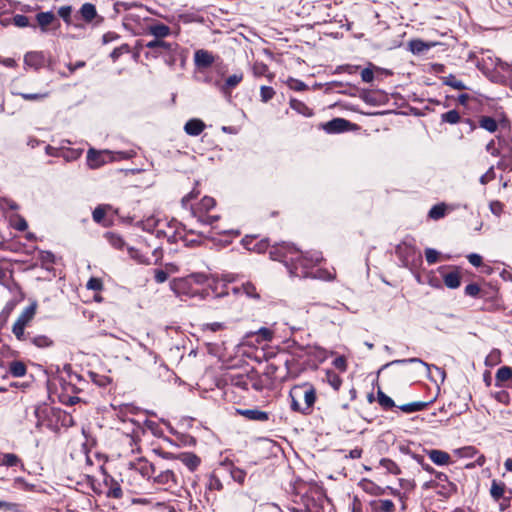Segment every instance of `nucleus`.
<instances>
[{
    "mask_svg": "<svg viewBox=\"0 0 512 512\" xmlns=\"http://www.w3.org/2000/svg\"><path fill=\"white\" fill-rule=\"evenodd\" d=\"M295 253L296 248L288 243L275 245L269 252L271 259L283 262L287 268L290 264V257L294 256Z\"/></svg>",
    "mask_w": 512,
    "mask_h": 512,
    "instance_id": "6",
    "label": "nucleus"
},
{
    "mask_svg": "<svg viewBox=\"0 0 512 512\" xmlns=\"http://www.w3.org/2000/svg\"><path fill=\"white\" fill-rule=\"evenodd\" d=\"M288 350L294 359L301 360L305 357L316 356L320 349L314 345H302L296 340H292L288 345Z\"/></svg>",
    "mask_w": 512,
    "mask_h": 512,
    "instance_id": "7",
    "label": "nucleus"
},
{
    "mask_svg": "<svg viewBox=\"0 0 512 512\" xmlns=\"http://www.w3.org/2000/svg\"><path fill=\"white\" fill-rule=\"evenodd\" d=\"M377 401L379 403V405L385 409V410H388V409H391L393 407H395V403L393 401L392 398H390L389 396H387L382 390H378L377 392Z\"/></svg>",
    "mask_w": 512,
    "mask_h": 512,
    "instance_id": "38",
    "label": "nucleus"
},
{
    "mask_svg": "<svg viewBox=\"0 0 512 512\" xmlns=\"http://www.w3.org/2000/svg\"><path fill=\"white\" fill-rule=\"evenodd\" d=\"M361 79L363 82L370 83L374 79V72L371 68L367 67L361 71Z\"/></svg>",
    "mask_w": 512,
    "mask_h": 512,
    "instance_id": "64",
    "label": "nucleus"
},
{
    "mask_svg": "<svg viewBox=\"0 0 512 512\" xmlns=\"http://www.w3.org/2000/svg\"><path fill=\"white\" fill-rule=\"evenodd\" d=\"M38 258L43 265L55 263V255L50 251H40Z\"/></svg>",
    "mask_w": 512,
    "mask_h": 512,
    "instance_id": "55",
    "label": "nucleus"
},
{
    "mask_svg": "<svg viewBox=\"0 0 512 512\" xmlns=\"http://www.w3.org/2000/svg\"><path fill=\"white\" fill-rule=\"evenodd\" d=\"M380 465L391 474L398 475L401 473L399 466L391 459L382 458L380 460Z\"/></svg>",
    "mask_w": 512,
    "mask_h": 512,
    "instance_id": "41",
    "label": "nucleus"
},
{
    "mask_svg": "<svg viewBox=\"0 0 512 512\" xmlns=\"http://www.w3.org/2000/svg\"><path fill=\"white\" fill-rule=\"evenodd\" d=\"M18 463H20L19 457L12 453L4 454L1 458V464L8 467L16 466Z\"/></svg>",
    "mask_w": 512,
    "mask_h": 512,
    "instance_id": "47",
    "label": "nucleus"
},
{
    "mask_svg": "<svg viewBox=\"0 0 512 512\" xmlns=\"http://www.w3.org/2000/svg\"><path fill=\"white\" fill-rule=\"evenodd\" d=\"M192 215L197 218V220L204 225H212L214 222L219 220L218 215H206L199 214L196 210L192 209Z\"/></svg>",
    "mask_w": 512,
    "mask_h": 512,
    "instance_id": "42",
    "label": "nucleus"
},
{
    "mask_svg": "<svg viewBox=\"0 0 512 512\" xmlns=\"http://www.w3.org/2000/svg\"><path fill=\"white\" fill-rule=\"evenodd\" d=\"M333 366L338 369L339 371H346L347 369V361H346V358L344 356H338L336 357L333 362H332Z\"/></svg>",
    "mask_w": 512,
    "mask_h": 512,
    "instance_id": "63",
    "label": "nucleus"
},
{
    "mask_svg": "<svg viewBox=\"0 0 512 512\" xmlns=\"http://www.w3.org/2000/svg\"><path fill=\"white\" fill-rule=\"evenodd\" d=\"M147 32L148 34L153 35L155 39L162 40L163 38L170 35L171 30L169 26L163 23H155L148 26Z\"/></svg>",
    "mask_w": 512,
    "mask_h": 512,
    "instance_id": "16",
    "label": "nucleus"
},
{
    "mask_svg": "<svg viewBox=\"0 0 512 512\" xmlns=\"http://www.w3.org/2000/svg\"><path fill=\"white\" fill-rule=\"evenodd\" d=\"M242 80H243V73L242 72L230 75L225 80V83L221 86V91L224 94L230 93L231 90L234 89Z\"/></svg>",
    "mask_w": 512,
    "mask_h": 512,
    "instance_id": "26",
    "label": "nucleus"
},
{
    "mask_svg": "<svg viewBox=\"0 0 512 512\" xmlns=\"http://www.w3.org/2000/svg\"><path fill=\"white\" fill-rule=\"evenodd\" d=\"M9 372L13 377H23L27 368L22 361H12L9 365Z\"/></svg>",
    "mask_w": 512,
    "mask_h": 512,
    "instance_id": "32",
    "label": "nucleus"
},
{
    "mask_svg": "<svg viewBox=\"0 0 512 512\" xmlns=\"http://www.w3.org/2000/svg\"><path fill=\"white\" fill-rule=\"evenodd\" d=\"M13 95L20 96L26 101H40L49 96V92L43 93H21V92H12Z\"/></svg>",
    "mask_w": 512,
    "mask_h": 512,
    "instance_id": "40",
    "label": "nucleus"
},
{
    "mask_svg": "<svg viewBox=\"0 0 512 512\" xmlns=\"http://www.w3.org/2000/svg\"><path fill=\"white\" fill-rule=\"evenodd\" d=\"M214 56L207 50L200 49L194 54V62L198 68H208L214 63Z\"/></svg>",
    "mask_w": 512,
    "mask_h": 512,
    "instance_id": "13",
    "label": "nucleus"
},
{
    "mask_svg": "<svg viewBox=\"0 0 512 512\" xmlns=\"http://www.w3.org/2000/svg\"><path fill=\"white\" fill-rule=\"evenodd\" d=\"M13 227L18 231H25L28 228V224L22 216L16 215Z\"/></svg>",
    "mask_w": 512,
    "mask_h": 512,
    "instance_id": "61",
    "label": "nucleus"
},
{
    "mask_svg": "<svg viewBox=\"0 0 512 512\" xmlns=\"http://www.w3.org/2000/svg\"><path fill=\"white\" fill-rule=\"evenodd\" d=\"M233 292L235 294L243 292L249 298H252L255 300L260 299V295L257 292L255 285L251 282L243 283L240 287H234Z\"/></svg>",
    "mask_w": 512,
    "mask_h": 512,
    "instance_id": "24",
    "label": "nucleus"
},
{
    "mask_svg": "<svg viewBox=\"0 0 512 512\" xmlns=\"http://www.w3.org/2000/svg\"><path fill=\"white\" fill-rule=\"evenodd\" d=\"M395 253L404 267L416 265L421 260V253L407 242H402L397 245Z\"/></svg>",
    "mask_w": 512,
    "mask_h": 512,
    "instance_id": "4",
    "label": "nucleus"
},
{
    "mask_svg": "<svg viewBox=\"0 0 512 512\" xmlns=\"http://www.w3.org/2000/svg\"><path fill=\"white\" fill-rule=\"evenodd\" d=\"M191 285L198 284L203 285L208 281V276L204 273H193L187 276Z\"/></svg>",
    "mask_w": 512,
    "mask_h": 512,
    "instance_id": "48",
    "label": "nucleus"
},
{
    "mask_svg": "<svg viewBox=\"0 0 512 512\" xmlns=\"http://www.w3.org/2000/svg\"><path fill=\"white\" fill-rule=\"evenodd\" d=\"M428 456L436 465H448L450 463V455L442 450L432 449L428 452Z\"/></svg>",
    "mask_w": 512,
    "mask_h": 512,
    "instance_id": "20",
    "label": "nucleus"
},
{
    "mask_svg": "<svg viewBox=\"0 0 512 512\" xmlns=\"http://www.w3.org/2000/svg\"><path fill=\"white\" fill-rule=\"evenodd\" d=\"M291 409L303 415H310L316 401V389L309 383L295 385L290 390Z\"/></svg>",
    "mask_w": 512,
    "mask_h": 512,
    "instance_id": "1",
    "label": "nucleus"
},
{
    "mask_svg": "<svg viewBox=\"0 0 512 512\" xmlns=\"http://www.w3.org/2000/svg\"><path fill=\"white\" fill-rule=\"evenodd\" d=\"M205 127L206 125L202 120L193 118L186 122L184 131L190 136H198L204 131Z\"/></svg>",
    "mask_w": 512,
    "mask_h": 512,
    "instance_id": "15",
    "label": "nucleus"
},
{
    "mask_svg": "<svg viewBox=\"0 0 512 512\" xmlns=\"http://www.w3.org/2000/svg\"><path fill=\"white\" fill-rule=\"evenodd\" d=\"M377 509L380 512H393L395 510V505L389 499L379 500Z\"/></svg>",
    "mask_w": 512,
    "mask_h": 512,
    "instance_id": "54",
    "label": "nucleus"
},
{
    "mask_svg": "<svg viewBox=\"0 0 512 512\" xmlns=\"http://www.w3.org/2000/svg\"><path fill=\"white\" fill-rule=\"evenodd\" d=\"M427 406L426 402L416 401L399 406V409L404 413H413L422 411Z\"/></svg>",
    "mask_w": 512,
    "mask_h": 512,
    "instance_id": "35",
    "label": "nucleus"
},
{
    "mask_svg": "<svg viewBox=\"0 0 512 512\" xmlns=\"http://www.w3.org/2000/svg\"><path fill=\"white\" fill-rule=\"evenodd\" d=\"M154 483L164 487V489L169 490L175 488L177 486V478L172 470H164L160 471L158 474L153 476Z\"/></svg>",
    "mask_w": 512,
    "mask_h": 512,
    "instance_id": "9",
    "label": "nucleus"
},
{
    "mask_svg": "<svg viewBox=\"0 0 512 512\" xmlns=\"http://www.w3.org/2000/svg\"><path fill=\"white\" fill-rule=\"evenodd\" d=\"M290 107L304 116L312 115V111L300 100L292 98L290 100Z\"/></svg>",
    "mask_w": 512,
    "mask_h": 512,
    "instance_id": "39",
    "label": "nucleus"
},
{
    "mask_svg": "<svg viewBox=\"0 0 512 512\" xmlns=\"http://www.w3.org/2000/svg\"><path fill=\"white\" fill-rule=\"evenodd\" d=\"M323 382L329 384L336 391L339 390L340 386L342 385L341 377L332 370H327L325 372Z\"/></svg>",
    "mask_w": 512,
    "mask_h": 512,
    "instance_id": "28",
    "label": "nucleus"
},
{
    "mask_svg": "<svg viewBox=\"0 0 512 512\" xmlns=\"http://www.w3.org/2000/svg\"><path fill=\"white\" fill-rule=\"evenodd\" d=\"M261 99L263 102H268L271 100L275 94V91L272 87L262 86L260 89Z\"/></svg>",
    "mask_w": 512,
    "mask_h": 512,
    "instance_id": "57",
    "label": "nucleus"
},
{
    "mask_svg": "<svg viewBox=\"0 0 512 512\" xmlns=\"http://www.w3.org/2000/svg\"><path fill=\"white\" fill-rule=\"evenodd\" d=\"M129 52H130L129 45L128 44H122L121 46L116 47V48L113 49V51L110 54V57L113 60V62H115L116 60H118V58L121 55H123L124 53H129Z\"/></svg>",
    "mask_w": 512,
    "mask_h": 512,
    "instance_id": "49",
    "label": "nucleus"
},
{
    "mask_svg": "<svg viewBox=\"0 0 512 512\" xmlns=\"http://www.w3.org/2000/svg\"><path fill=\"white\" fill-rule=\"evenodd\" d=\"M309 278L331 281L335 278V275L331 274L327 270L315 268L314 271H312V274L310 275Z\"/></svg>",
    "mask_w": 512,
    "mask_h": 512,
    "instance_id": "44",
    "label": "nucleus"
},
{
    "mask_svg": "<svg viewBox=\"0 0 512 512\" xmlns=\"http://www.w3.org/2000/svg\"><path fill=\"white\" fill-rule=\"evenodd\" d=\"M405 363H420L422 364L423 366H425L427 369L430 368V365L427 364L426 362L422 361L420 358H409V359H399V360H393L387 364H385L382 369L390 366V365H395V364H405Z\"/></svg>",
    "mask_w": 512,
    "mask_h": 512,
    "instance_id": "45",
    "label": "nucleus"
},
{
    "mask_svg": "<svg viewBox=\"0 0 512 512\" xmlns=\"http://www.w3.org/2000/svg\"><path fill=\"white\" fill-rule=\"evenodd\" d=\"M442 82L444 85L450 86L456 90H467L468 87L464 84L463 81L459 80L455 75L449 74L442 78Z\"/></svg>",
    "mask_w": 512,
    "mask_h": 512,
    "instance_id": "31",
    "label": "nucleus"
},
{
    "mask_svg": "<svg viewBox=\"0 0 512 512\" xmlns=\"http://www.w3.org/2000/svg\"><path fill=\"white\" fill-rule=\"evenodd\" d=\"M105 215H106V206L99 205L94 209V211L92 213V218L96 223H102Z\"/></svg>",
    "mask_w": 512,
    "mask_h": 512,
    "instance_id": "53",
    "label": "nucleus"
},
{
    "mask_svg": "<svg viewBox=\"0 0 512 512\" xmlns=\"http://www.w3.org/2000/svg\"><path fill=\"white\" fill-rule=\"evenodd\" d=\"M13 24L17 27L24 28L30 26L29 18L22 14H16L12 17Z\"/></svg>",
    "mask_w": 512,
    "mask_h": 512,
    "instance_id": "50",
    "label": "nucleus"
},
{
    "mask_svg": "<svg viewBox=\"0 0 512 512\" xmlns=\"http://www.w3.org/2000/svg\"><path fill=\"white\" fill-rule=\"evenodd\" d=\"M409 50L416 55L423 54L424 52L435 46V43L425 42L421 39H413L408 43Z\"/></svg>",
    "mask_w": 512,
    "mask_h": 512,
    "instance_id": "19",
    "label": "nucleus"
},
{
    "mask_svg": "<svg viewBox=\"0 0 512 512\" xmlns=\"http://www.w3.org/2000/svg\"><path fill=\"white\" fill-rule=\"evenodd\" d=\"M104 484L108 488L106 496L109 498L120 499L123 496V491L120 484L110 475L105 474Z\"/></svg>",
    "mask_w": 512,
    "mask_h": 512,
    "instance_id": "11",
    "label": "nucleus"
},
{
    "mask_svg": "<svg viewBox=\"0 0 512 512\" xmlns=\"http://www.w3.org/2000/svg\"><path fill=\"white\" fill-rule=\"evenodd\" d=\"M460 114L457 110L453 109L441 115V121L449 124H457L460 122Z\"/></svg>",
    "mask_w": 512,
    "mask_h": 512,
    "instance_id": "43",
    "label": "nucleus"
},
{
    "mask_svg": "<svg viewBox=\"0 0 512 512\" xmlns=\"http://www.w3.org/2000/svg\"><path fill=\"white\" fill-rule=\"evenodd\" d=\"M288 86L295 91H303L307 89V85L303 81L294 78H290L288 80Z\"/></svg>",
    "mask_w": 512,
    "mask_h": 512,
    "instance_id": "59",
    "label": "nucleus"
},
{
    "mask_svg": "<svg viewBox=\"0 0 512 512\" xmlns=\"http://www.w3.org/2000/svg\"><path fill=\"white\" fill-rule=\"evenodd\" d=\"M172 289L177 294L193 295L191 282L187 277L174 280Z\"/></svg>",
    "mask_w": 512,
    "mask_h": 512,
    "instance_id": "17",
    "label": "nucleus"
},
{
    "mask_svg": "<svg viewBox=\"0 0 512 512\" xmlns=\"http://www.w3.org/2000/svg\"><path fill=\"white\" fill-rule=\"evenodd\" d=\"M230 382L233 386L243 390L250 389V374H236L232 375Z\"/></svg>",
    "mask_w": 512,
    "mask_h": 512,
    "instance_id": "27",
    "label": "nucleus"
},
{
    "mask_svg": "<svg viewBox=\"0 0 512 512\" xmlns=\"http://www.w3.org/2000/svg\"><path fill=\"white\" fill-rule=\"evenodd\" d=\"M238 415L243 416L247 420L266 422L269 420V414L259 409H236Z\"/></svg>",
    "mask_w": 512,
    "mask_h": 512,
    "instance_id": "10",
    "label": "nucleus"
},
{
    "mask_svg": "<svg viewBox=\"0 0 512 512\" xmlns=\"http://www.w3.org/2000/svg\"><path fill=\"white\" fill-rule=\"evenodd\" d=\"M105 238L107 239L109 244L111 246H113L114 248H116V249L121 250L125 246V241L123 240V238L120 235L116 234V233L107 232L105 234Z\"/></svg>",
    "mask_w": 512,
    "mask_h": 512,
    "instance_id": "36",
    "label": "nucleus"
},
{
    "mask_svg": "<svg viewBox=\"0 0 512 512\" xmlns=\"http://www.w3.org/2000/svg\"><path fill=\"white\" fill-rule=\"evenodd\" d=\"M322 257L318 253L311 255L300 253L296 249L294 256L290 257L288 271L291 276L299 278H309L315 265L321 261Z\"/></svg>",
    "mask_w": 512,
    "mask_h": 512,
    "instance_id": "2",
    "label": "nucleus"
},
{
    "mask_svg": "<svg viewBox=\"0 0 512 512\" xmlns=\"http://www.w3.org/2000/svg\"><path fill=\"white\" fill-rule=\"evenodd\" d=\"M512 378V368L509 366H502L496 372V385L500 386L501 382L508 381Z\"/></svg>",
    "mask_w": 512,
    "mask_h": 512,
    "instance_id": "34",
    "label": "nucleus"
},
{
    "mask_svg": "<svg viewBox=\"0 0 512 512\" xmlns=\"http://www.w3.org/2000/svg\"><path fill=\"white\" fill-rule=\"evenodd\" d=\"M87 288L93 291H100L103 288V283L99 278H90L87 282Z\"/></svg>",
    "mask_w": 512,
    "mask_h": 512,
    "instance_id": "60",
    "label": "nucleus"
},
{
    "mask_svg": "<svg viewBox=\"0 0 512 512\" xmlns=\"http://www.w3.org/2000/svg\"><path fill=\"white\" fill-rule=\"evenodd\" d=\"M439 252L433 248L425 249V258L428 264H435L438 261Z\"/></svg>",
    "mask_w": 512,
    "mask_h": 512,
    "instance_id": "56",
    "label": "nucleus"
},
{
    "mask_svg": "<svg viewBox=\"0 0 512 512\" xmlns=\"http://www.w3.org/2000/svg\"><path fill=\"white\" fill-rule=\"evenodd\" d=\"M479 126L490 133H493L498 129L496 120L490 116H481L479 119Z\"/></svg>",
    "mask_w": 512,
    "mask_h": 512,
    "instance_id": "33",
    "label": "nucleus"
},
{
    "mask_svg": "<svg viewBox=\"0 0 512 512\" xmlns=\"http://www.w3.org/2000/svg\"><path fill=\"white\" fill-rule=\"evenodd\" d=\"M176 44L166 42L160 39H154L145 44V47L151 50L154 58L163 55L164 53H171L175 50Z\"/></svg>",
    "mask_w": 512,
    "mask_h": 512,
    "instance_id": "8",
    "label": "nucleus"
},
{
    "mask_svg": "<svg viewBox=\"0 0 512 512\" xmlns=\"http://www.w3.org/2000/svg\"><path fill=\"white\" fill-rule=\"evenodd\" d=\"M250 388L255 391H261L263 388L261 379L254 372L250 373Z\"/></svg>",
    "mask_w": 512,
    "mask_h": 512,
    "instance_id": "58",
    "label": "nucleus"
},
{
    "mask_svg": "<svg viewBox=\"0 0 512 512\" xmlns=\"http://www.w3.org/2000/svg\"><path fill=\"white\" fill-rule=\"evenodd\" d=\"M216 205V201L214 200V198L212 197H209V196H205L201 199V202H200V207L199 209L200 210H203L205 212H208L209 210H211L212 208H214Z\"/></svg>",
    "mask_w": 512,
    "mask_h": 512,
    "instance_id": "51",
    "label": "nucleus"
},
{
    "mask_svg": "<svg viewBox=\"0 0 512 512\" xmlns=\"http://www.w3.org/2000/svg\"><path fill=\"white\" fill-rule=\"evenodd\" d=\"M36 20L41 31L46 32L48 26L51 25L56 20V17L54 13L51 11L40 12L36 15Z\"/></svg>",
    "mask_w": 512,
    "mask_h": 512,
    "instance_id": "23",
    "label": "nucleus"
},
{
    "mask_svg": "<svg viewBox=\"0 0 512 512\" xmlns=\"http://www.w3.org/2000/svg\"><path fill=\"white\" fill-rule=\"evenodd\" d=\"M178 459L190 470L194 471L200 465V458L194 453H182Z\"/></svg>",
    "mask_w": 512,
    "mask_h": 512,
    "instance_id": "21",
    "label": "nucleus"
},
{
    "mask_svg": "<svg viewBox=\"0 0 512 512\" xmlns=\"http://www.w3.org/2000/svg\"><path fill=\"white\" fill-rule=\"evenodd\" d=\"M480 286L476 283H470L465 287V294L471 297H478L480 293Z\"/></svg>",
    "mask_w": 512,
    "mask_h": 512,
    "instance_id": "62",
    "label": "nucleus"
},
{
    "mask_svg": "<svg viewBox=\"0 0 512 512\" xmlns=\"http://www.w3.org/2000/svg\"><path fill=\"white\" fill-rule=\"evenodd\" d=\"M87 165L91 169H97L108 162L115 161L114 152L109 150L97 151L93 148L87 152Z\"/></svg>",
    "mask_w": 512,
    "mask_h": 512,
    "instance_id": "5",
    "label": "nucleus"
},
{
    "mask_svg": "<svg viewBox=\"0 0 512 512\" xmlns=\"http://www.w3.org/2000/svg\"><path fill=\"white\" fill-rule=\"evenodd\" d=\"M443 282L447 288L456 289L461 285V275L458 268L442 275Z\"/></svg>",
    "mask_w": 512,
    "mask_h": 512,
    "instance_id": "18",
    "label": "nucleus"
},
{
    "mask_svg": "<svg viewBox=\"0 0 512 512\" xmlns=\"http://www.w3.org/2000/svg\"><path fill=\"white\" fill-rule=\"evenodd\" d=\"M223 466H227L231 477L234 481L243 484L246 477V472L243 469L235 467L232 463H222Z\"/></svg>",
    "mask_w": 512,
    "mask_h": 512,
    "instance_id": "29",
    "label": "nucleus"
},
{
    "mask_svg": "<svg viewBox=\"0 0 512 512\" xmlns=\"http://www.w3.org/2000/svg\"><path fill=\"white\" fill-rule=\"evenodd\" d=\"M428 215H429L430 218L435 219V220H438V219L444 217V215H445V205L444 204L434 205L430 209Z\"/></svg>",
    "mask_w": 512,
    "mask_h": 512,
    "instance_id": "46",
    "label": "nucleus"
},
{
    "mask_svg": "<svg viewBox=\"0 0 512 512\" xmlns=\"http://www.w3.org/2000/svg\"><path fill=\"white\" fill-rule=\"evenodd\" d=\"M350 122L343 118H334L324 124L323 128L327 133H341L348 129Z\"/></svg>",
    "mask_w": 512,
    "mask_h": 512,
    "instance_id": "12",
    "label": "nucleus"
},
{
    "mask_svg": "<svg viewBox=\"0 0 512 512\" xmlns=\"http://www.w3.org/2000/svg\"><path fill=\"white\" fill-rule=\"evenodd\" d=\"M140 472L143 476H146L148 478H153V476H155V474H156V468H155L154 464L145 462L141 466Z\"/></svg>",
    "mask_w": 512,
    "mask_h": 512,
    "instance_id": "52",
    "label": "nucleus"
},
{
    "mask_svg": "<svg viewBox=\"0 0 512 512\" xmlns=\"http://www.w3.org/2000/svg\"><path fill=\"white\" fill-rule=\"evenodd\" d=\"M72 7L71 6H62L58 9V15L63 19V21L68 25H74L75 27H82V25L74 23L71 17Z\"/></svg>",
    "mask_w": 512,
    "mask_h": 512,
    "instance_id": "37",
    "label": "nucleus"
},
{
    "mask_svg": "<svg viewBox=\"0 0 512 512\" xmlns=\"http://www.w3.org/2000/svg\"><path fill=\"white\" fill-rule=\"evenodd\" d=\"M79 14L86 23H91L98 16L96 7L92 3H84L79 10Z\"/></svg>",
    "mask_w": 512,
    "mask_h": 512,
    "instance_id": "22",
    "label": "nucleus"
},
{
    "mask_svg": "<svg viewBox=\"0 0 512 512\" xmlns=\"http://www.w3.org/2000/svg\"><path fill=\"white\" fill-rule=\"evenodd\" d=\"M506 485L503 482L493 480L490 488V495L494 501H499L504 496Z\"/></svg>",
    "mask_w": 512,
    "mask_h": 512,
    "instance_id": "30",
    "label": "nucleus"
},
{
    "mask_svg": "<svg viewBox=\"0 0 512 512\" xmlns=\"http://www.w3.org/2000/svg\"><path fill=\"white\" fill-rule=\"evenodd\" d=\"M28 339L31 344L35 345L38 348H46L50 347L53 344L52 339H50L46 335H34L32 332L28 331Z\"/></svg>",
    "mask_w": 512,
    "mask_h": 512,
    "instance_id": "25",
    "label": "nucleus"
},
{
    "mask_svg": "<svg viewBox=\"0 0 512 512\" xmlns=\"http://www.w3.org/2000/svg\"><path fill=\"white\" fill-rule=\"evenodd\" d=\"M45 57L43 52L31 51L24 56V64L34 69H39L44 65Z\"/></svg>",
    "mask_w": 512,
    "mask_h": 512,
    "instance_id": "14",
    "label": "nucleus"
},
{
    "mask_svg": "<svg viewBox=\"0 0 512 512\" xmlns=\"http://www.w3.org/2000/svg\"><path fill=\"white\" fill-rule=\"evenodd\" d=\"M36 310V302L31 303L22 311V313L19 315V317L13 324L12 333L14 334L17 340L27 341L29 335L28 331L26 332L25 329L29 327L30 323L34 319L36 315Z\"/></svg>",
    "mask_w": 512,
    "mask_h": 512,
    "instance_id": "3",
    "label": "nucleus"
}]
</instances>
